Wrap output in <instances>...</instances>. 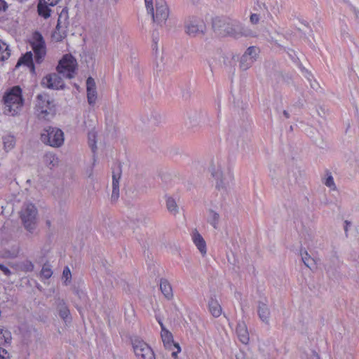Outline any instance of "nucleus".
Instances as JSON below:
<instances>
[{"label":"nucleus","mask_w":359,"mask_h":359,"mask_svg":"<svg viewBox=\"0 0 359 359\" xmlns=\"http://www.w3.org/2000/svg\"><path fill=\"white\" fill-rule=\"evenodd\" d=\"M208 306L210 312L214 317L217 318L221 315L222 307L216 299L211 297L208 302Z\"/></svg>","instance_id":"24"},{"label":"nucleus","mask_w":359,"mask_h":359,"mask_svg":"<svg viewBox=\"0 0 359 359\" xmlns=\"http://www.w3.org/2000/svg\"><path fill=\"white\" fill-rule=\"evenodd\" d=\"M302 261L304 262L305 266L310 269L316 266L315 259L311 257L306 251L304 253H302Z\"/></svg>","instance_id":"32"},{"label":"nucleus","mask_w":359,"mask_h":359,"mask_svg":"<svg viewBox=\"0 0 359 359\" xmlns=\"http://www.w3.org/2000/svg\"><path fill=\"white\" fill-rule=\"evenodd\" d=\"M212 27L219 34L235 39L249 34V30L240 21L232 18L215 19Z\"/></svg>","instance_id":"2"},{"label":"nucleus","mask_w":359,"mask_h":359,"mask_svg":"<svg viewBox=\"0 0 359 359\" xmlns=\"http://www.w3.org/2000/svg\"><path fill=\"white\" fill-rule=\"evenodd\" d=\"M63 132L56 128L48 127L43 130L41 135V140L46 144L53 147H60L64 143Z\"/></svg>","instance_id":"8"},{"label":"nucleus","mask_w":359,"mask_h":359,"mask_svg":"<svg viewBox=\"0 0 359 359\" xmlns=\"http://www.w3.org/2000/svg\"><path fill=\"white\" fill-rule=\"evenodd\" d=\"M0 359H10L9 354L4 348L0 347Z\"/></svg>","instance_id":"43"},{"label":"nucleus","mask_w":359,"mask_h":359,"mask_svg":"<svg viewBox=\"0 0 359 359\" xmlns=\"http://www.w3.org/2000/svg\"><path fill=\"white\" fill-rule=\"evenodd\" d=\"M57 309L59 312V316L61 318H62L64 320L67 321L68 318L70 319L69 315L70 312L69 310L66 305L65 302L62 299H59L57 302Z\"/></svg>","instance_id":"26"},{"label":"nucleus","mask_w":359,"mask_h":359,"mask_svg":"<svg viewBox=\"0 0 359 359\" xmlns=\"http://www.w3.org/2000/svg\"><path fill=\"white\" fill-rule=\"evenodd\" d=\"M184 31L191 37L201 36L206 32V25L201 18L189 16L184 21Z\"/></svg>","instance_id":"7"},{"label":"nucleus","mask_w":359,"mask_h":359,"mask_svg":"<svg viewBox=\"0 0 359 359\" xmlns=\"http://www.w3.org/2000/svg\"><path fill=\"white\" fill-rule=\"evenodd\" d=\"M210 171L215 181V189L222 194H228L233 180V173L229 160L222 157L213 158Z\"/></svg>","instance_id":"1"},{"label":"nucleus","mask_w":359,"mask_h":359,"mask_svg":"<svg viewBox=\"0 0 359 359\" xmlns=\"http://www.w3.org/2000/svg\"><path fill=\"white\" fill-rule=\"evenodd\" d=\"M236 334L241 342L248 344L250 340L247 325L244 321H241L236 327Z\"/></svg>","instance_id":"21"},{"label":"nucleus","mask_w":359,"mask_h":359,"mask_svg":"<svg viewBox=\"0 0 359 359\" xmlns=\"http://www.w3.org/2000/svg\"><path fill=\"white\" fill-rule=\"evenodd\" d=\"M67 29L57 25L55 31L52 34L53 40L56 42L62 41L67 36Z\"/></svg>","instance_id":"23"},{"label":"nucleus","mask_w":359,"mask_h":359,"mask_svg":"<svg viewBox=\"0 0 359 359\" xmlns=\"http://www.w3.org/2000/svg\"><path fill=\"white\" fill-rule=\"evenodd\" d=\"M40 263L42 264V269H44V270H46V269H50V267H51L52 266L49 265L48 263L45 262L43 263V259H41V261L40 262Z\"/></svg>","instance_id":"47"},{"label":"nucleus","mask_w":359,"mask_h":359,"mask_svg":"<svg viewBox=\"0 0 359 359\" xmlns=\"http://www.w3.org/2000/svg\"><path fill=\"white\" fill-rule=\"evenodd\" d=\"M20 266L21 269H32L34 268L32 263L28 260L25 261Z\"/></svg>","instance_id":"40"},{"label":"nucleus","mask_w":359,"mask_h":359,"mask_svg":"<svg viewBox=\"0 0 359 359\" xmlns=\"http://www.w3.org/2000/svg\"><path fill=\"white\" fill-rule=\"evenodd\" d=\"M256 48L254 46L249 47L240 59L239 68L241 70H248L256 60Z\"/></svg>","instance_id":"13"},{"label":"nucleus","mask_w":359,"mask_h":359,"mask_svg":"<svg viewBox=\"0 0 359 359\" xmlns=\"http://www.w3.org/2000/svg\"><path fill=\"white\" fill-rule=\"evenodd\" d=\"M107 265H108L107 262H106V261H102V265H100V266H97L96 267H104V268H107V267L108 266Z\"/></svg>","instance_id":"48"},{"label":"nucleus","mask_w":359,"mask_h":359,"mask_svg":"<svg viewBox=\"0 0 359 359\" xmlns=\"http://www.w3.org/2000/svg\"><path fill=\"white\" fill-rule=\"evenodd\" d=\"M0 269H8L6 267H4L3 265L0 264Z\"/></svg>","instance_id":"54"},{"label":"nucleus","mask_w":359,"mask_h":359,"mask_svg":"<svg viewBox=\"0 0 359 359\" xmlns=\"http://www.w3.org/2000/svg\"><path fill=\"white\" fill-rule=\"evenodd\" d=\"M159 323L161 327V336L164 346L167 349H172V346L176 344L177 343L174 342L173 336L172 333L164 327L163 324L161 322H159Z\"/></svg>","instance_id":"20"},{"label":"nucleus","mask_w":359,"mask_h":359,"mask_svg":"<svg viewBox=\"0 0 359 359\" xmlns=\"http://www.w3.org/2000/svg\"><path fill=\"white\" fill-rule=\"evenodd\" d=\"M87 98L90 105H93L97 100L96 86L94 79L88 77L86 81Z\"/></svg>","instance_id":"18"},{"label":"nucleus","mask_w":359,"mask_h":359,"mask_svg":"<svg viewBox=\"0 0 359 359\" xmlns=\"http://www.w3.org/2000/svg\"><path fill=\"white\" fill-rule=\"evenodd\" d=\"M160 290L165 298H167L168 299H171L172 298V289L168 280L165 278L161 279Z\"/></svg>","instance_id":"22"},{"label":"nucleus","mask_w":359,"mask_h":359,"mask_svg":"<svg viewBox=\"0 0 359 359\" xmlns=\"http://www.w3.org/2000/svg\"><path fill=\"white\" fill-rule=\"evenodd\" d=\"M4 272V273L7 276L10 275L11 274V271H8V270H6V271H3Z\"/></svg>","instance_id":"53"},{"label":"nucleus","mask_w":359,"mask_h":359,"mask_svg":"<svg viewBox=\"0 0 359 359\" xmlns=\"http://www.w3.org/2000/svg\"><path fill=\"white\" fill-rule=\"evenodd\" d=\"M170 350L172 351L171 355L174 358H177V353L181 351V348H180L179 344H176L173 345L172 349H170Z\"/></svg>","instance_id":"38"},{"label":"nucleus","mask_w":359,"mask_h":359,"mask_svg":"<svg viewBox=\"0 0 359 359\" xmlns=\"http://www.w3.org/2000/svg\"><path fill=\"white\" fill-rule=\"evenodd\" d=\"M43 162L46 166L52 169L58 165V158L53 153H46L43 156Z\"/></svg>","instance_id":"25"},{"label":"nucleus","mask_w":359,"mask_h":359,"mask_svg":"<svg viewBox=\"0 0 359 359\" xmlns=\"http://www.w3.org/2000/svg\"><path fill=\"white\" fill-rule=\"evenodd\" d=\"M207 116V114L203 111H195L192 113L188 117L189 123L188 124L191 125V126H196L199 124L201 121V119Z\"/></svg>","instance_id":"27"},{"label":"nucleus","mask_w":359,"mask_h":359,"mask_svg":"<svg viewBox=\"0 0 359 359\" xmlns=\"http://www.w3.org/2000/svg\"><path fill=\"white\" fill-rule=\"evenodd\" d=\"M60 0H39L37 9L39 15L44 18H48L50 16V6H55Z\"/></svg>","instance_id":"14"},{"label":"nucleus","mask_w":359,"mask_h":359,"mask_svg":"<svg viewBox=\"0 0 359 359\" xmlns=\"http://www.w3.org/2000/svg\"><path fill=\"white\" fill-rule=\"evenodd\" d=\"M4 149L6 152L12 150L15 146V137L13 135H5L2 138Z\"/></svg>","instance_id":"28"},{"label":"nucleus","mask_w":359,"mask_h":359,"mask_svg":"<svg viewBox=\"0 0 359 359\" xmlns=\"http://www.w3.org/2000/svg\"><path fill=\"white\" fill-rule=\"evenodd\" d=\"M42 86L53 89H63L65 83L59 74L56 73H52L44 76L41 82Z\"/></svg>","instance_id":"12"},{"label":"nucleus","mask_w":359,"mask_h":359,"mask_svg":"<svg viewBox=\"0 0 359 359\" xmlns=\"http://www.w3.org/2000/svg\"><path fill=\"white\" fill-rule=\"evenodd\" d=\"M30 43L34 53L36 62L41 63L46 53V43L42 35L38 32L33 33Z\"/></svg>","instance_id":"11"},{"label":"nucleus","mask_w":359,"mask_h":359,"mask_svg":"<svg viewBox=\"0 0 359 359\" xmlns=\"http://www.w3.org/2000/svg\"><path fill=\"white\" fill-rule=\"evenodd\" d=\"M219 219V215L217 212L210 210L208 215V222L214 227L217 228Z\"/></svg>","instance_id":"36"},{"label":"nucleus","mask_w":359,"mask_h":359,"mask_svg":"<svg viewBox=\"0 0 359 359\" xmlns=\"http://www.w3.org/2000/svg\"><path fill=\"white\" fill-rule=\"evenodd\" d=\"M153 46H154V48H153L154 49L156 48V43H155L154 45H153Z\"/></svg>","instance_id":"55"},{"label":"nucleus","mask_w":359,"mask_h":359,"mask_svg":"<svg viewBox=\"0 0 359 359\" xmlns=\"http://www.w3.org/2000/svg\"><path fill=\"white\" fill-rule=\"evenodd\" d=\"M63 278H65V283L67 285L72 278L71 271H63Z\"/></svg>","instance_id":"41"},{"label":"nucleus","mask_w":359,"mask_h":359,"mask_svg":"<svg viewBox=\"0 0 359 359\" xmlns=\"http://www.w3.org/2000/svg\"><path fill=\"white\" fill-rule=\"evenodd\" d=\"M3 100L4 114L11 116L18 115L23 106L21 88L19 86L13 87L5 93Z\"/></svg>","instance_id":"3"},{"label":"nucleus","mask_w":359,"mask_h":359,"mask_svg":"<svg viewBox=\"0 0 359 359\" xmlns=\"http://www.w3.org/2000/svg\"><path fill=\"white\" fill-rule=\"evenodd\" d=\"M166 207L168 210L173 215H176L179 212V208L174 198L168 197L166 200Z\"/></svg>","instance_id":"33"},{"label":"nucleus","mask_w":359,"mask_h":359,"mask_svg":"<svg viewBox=\"0 0 359 359\" xmlns=\"http://www.w3.org/2000/svg\"><path fill=\"white\" fill-rule=\"evenodd\" d=\"M148 13L152 18L153 22L163 27L170 15L168 6L165 0H144Z\"/></svg>","instance_id":"4"},{"label":"nucleus","mask_w":359,"mask_h":359,"mask_svg":"<svg viewBox=\"0 0 359 359\" xmlns=\"http://www.w3.org/2000/svg\"><path fill=\"white\" fill-rule=\"evenodd\" d=\"M267 300L265 302L259 301L257 305V313L259 319L266 325L269 324L271 312L267 305Z\"/></svg>","instance_id":"17"},{"label":"nucleus","mask_w":359,"mask_h":359,"mask_svg":"<svg viewBox=\"0 0 359 359\" xmlns=\"http://www.w3.org/2000/svg\"><path fill=\"white\" fill-rule=\"evenodd\" d=\"M88 144H89L90 147L91 148L92 151L93 153H95L97 149L96 133L93 131L88 133Z\"/></svg>","instance_id":"37"},{"label":"nucleus","mask_w":359,"mask_h":359,"mask_svg":"<svg viewBox=\"0 0 359 359\" xmlns=\"http://www.w3.org/2000/svg\"><path fill=\"white\" fill-rule=\"evenodd\" d=\"M121 176V168L118 166L116 170L112 172V194L111 200L116 201L119 197V180Z\"/></svg>","instance_id":"16"},{"label":"nucleus","mask_w":359,"mask_h":359,"mask_svg":"<svg viewBox=\"0 0 359 359\" xmlns=\"http://www.w3.org/2000/svg\"><path fill=\"white\" fill-rule=\"evenodd\" d=\"M65 269L68 270L69 268L67 266V267L65 268Z\"/></svg>","instance_id":"56"},{"label":"nucleus","mask_w":359,"mask_h":359,"mask_svg":"<svg viewBox=\"0 0 359 359\" xmlns=\"http://www.w3.org/2000/svg\"><path fill=\"white\" fill-rule=\"evenodd\" d=\"M262 4L269 14H277L282 8V0H264Z\"/></svg>","instance_id":"19"},{"label":"nucleus","mask_w":359,"mask_h":359,"mask_svg":"<svg viewBox=\"0 0 359 359\" xmlns=\"http://www.w3.org/2000/svg\"><path fill=\"white\" fill-rule=\"evenodd\" d=\"M20 218L25 229L29 232H33L38 220L37 208L31 203H25L20 211Z\"/></svg>","instance_id":"6"},{"label":"nucleus","mask_w":359,"mask_h":359,"mask_svg":"<svg viewBox=\"0 0 359 359\" xmlns=\"http://www.w3.org/2000/svg\"><path fill=\"white\" fill-rule=\"evenodd\" d=\"M11 56V50L8 44L0 39V61H5Z\"/></svg>","instance_id":"30"},{"label":"nucleus","mask_w":359,"mask_h":359,"mask_svg":"<svg viewBox=\"0 0 359 359\" xmlns=\"http://www.w3.org/2000/svg\"><path fill=\"white\" fill-rule=\"evenodd\" d=\"M191 239L197 249L202 255H205L207 252L206 243L201 234L196 229H194L191 233Z\"/></svg>","instance_id":"15"},{"label":"nucleus","mask_w":359,"mask_h":359,"mask_svg":"<svg viewBox=\"0 0 359 359\" xmlns=\"http://www.w3.org/2000/svg\"><path fill=\"white\" fill-rule=\"evenodd\" d=\"M53 274L52 271H40L41 277H43L46 279L49 278Z\"/></svg>","instance_id":"44"},{"label":"nucleus","mask_w":359,"mask_h":359,"mask_svg":"<svg viewBox=\"0 0 359 359\" xmlns=\"http://www.w3.org/2000/svg\"><path fill=\"white\" fill-rule=\"evenodd\" d=\"M33 55L32 52H27L24 55H22L18 60L17 63V67L21 65H25L27 66H32L33 67Z\"/></svg>","instance_id":"31"},{"label":"nucleus","mask_w":359,"mask_h":359,"mask_svg":"<svg viewBox=\"0 0 359 359\" xmlns=\"http://www.w3.org/2000/svg\"><path fill=\"white\" fill-rule=\"evenodd\" d=\"M46 226H47L48 228H50V227L51 226V222H50V220L47 219V220L46 221Z\"/></svg>","instance_id":"51"},{"label":"nucleus","mask_w":359,"mask_h":359,"mask_svg":"<svg viewBox=\"0 0 359 359\" xmlns=\"http://www.w3.org/2000/svg\"><path fill=\"white\" fill-rule=\"evenodd\" d=\"M283 114L285 117V118H290V114H289V112L287 111L283 110Z\"/></svg>","instance_id":"49"},{"label":"nucleus","mask_w":359,"mask_h":359,"mask_svg":"<svg viewBox=\"0 0 359 359\" xmlns=\"http://www.w3.org/2000/svg\"><path fill=\"white\" fill-rule=\"evenodd\" d=\"M161 116L158 113H154V118L156 121H158L160 118Z\"/></svg>","instance_id":"50"},{"label":"nucleus","mask_w":359,"mask_h":359,"mask_svg":"<svg viewBox=\"0 0 359 359\" xmlns=\"http://www.w3.org/2000/svg\"><path fill=\"white\" fill-rule=\"evenodd\" d=\"M134 353L138 359H155V355L151 347L139 338L132 339Z\"/></svg>","instance_id":"10"},{"label":"nucleus","mask_w":359,"mask_h":359,"mask_svg":"<svg viewBox=\"0 0 359 359\" xmlns=\"http://www.w3.org/2000/svg\"><path fill=\"white\" fill-rule=\"evenodd\" d=\"M192 1L194 4L196 2L195 0H192Z\"/></svg>","instance_id":"57"},{"label":"nucleus","mask_w":359,"mask_h":359,"mask_svg":"<svg viewBox=\"0 0 359 359\" xmlns=\"http://www.w3.org/2000/svg\"><path fill=\"white\" fill-rule=\"evenodd\" d=\"M118 118V112L107 109L105 112V119L108 125L112 126Z\"/></svg>","instance_id":"34"},{"label":"nucleus","mask_w":359,"mask_h":359,"mask_svg":"<svg viewBox=\"0 0 359 359\" xmlns=\"http://www.w3.org/2000/svg\"><path fill=\"white\" fill-rule=\"evenodd\" d=\"M8 8L6 3L4 0H0V11H5Z\"/></svg>","instance_id":"45"},{"label":"nucleus","mask_w":359,"mask_h":359,"mask_svg":"<svg viewBox=\"0 0 359 359\" xmlns=\"http://www.w3.org/2000/svg\"><path fill=\"white\" fill-rule=\"evenodd\" d=\"M57 25L65 28H68L69 20L68 10L67 8H62L60 13L59 14Z\"/></svg>","instance_id":"29"},{"label":"nucleus","mask_w":359,"mask_h":359,"mask_svg":"<svg viewBox=\"0 0 359 359\" xmlns=\"http://www.w3.org/2000/svg\"><path fill=\"white\" fill-rule=\"evenodd\" d=\"M313 359H320L319 356L317 354H316L314 352L313 353Z\"/></svg>","instance_id":"52"},{"label":"nucleus","mask_w":359,"mask_h":359,"mask_svg":"<svg viewBox=\"0 0 359 359\" xmlns=\"http://www.w3.org/2000/svg\"><path fill=\"white\" fill-rule=\"evenodd\" d=\"M325 184L328 187L333 188V189L335 188L334 180L331 175H329L328 177H326L325 181Z\"/></svg>","instance_id":"39"},{"label":"nucleus","mask_w":359,"mask_h":359,"mask_svg":"<svg viewBox=\"0 0 359 359\" xmlns=\"http://www.w3.org/2000/svg\"><path fill=\"white\" fill-rule=\"evenodd\" d=\"M345 223V226H344V231H345V234H346V236L347 237L348 236V226L351 225V222L346 220L344 222Z\"/></svg>","instance_id":"46"},{"label":"nucleus","mask_w":359,"mask_h":359,"mask_svg":"<svg viewBox=\"0 0 359 359\" xmlns=\"http://www.w3.org/2000/svg\"><path fill=\"white\" fill-rule=\"evenodd\" d=\"M34 112L39 119L49 120L54 115V104L46 94H39L36 97Z\"/></svg>","instance_id":"5"},{"label":"nucleus","mask_w":359,"mask_h":359,"mask_svg":"<svg viewBox=\"0 0 359 359\" xmlns=\"http://www.w3.org/2000/svg\"><path fill=\"white\" fill-rule=\"evenodd\" d=\"M11 339V332L0 327V344L10 343Z\"/></svg>","instance_id":"35"},{"label":"nucleus","mask_w":359,"mask_h":359,"mask_svg":"<svg viewBox=\"0 0 359 359\" xmlns=\"http://www.w3.org/2000/svg\"><path fill=\"white\" fill-rule=\"evenodd\" d=\"M250 22L253 25H256L259 21V15L257 13H252L250 18Z\"/></svg>","instance_id":"42"},{"label":"nucleus","mask_w":359,"mask_h":359,"mask_svg":"<svg viewBox=\"0 0 359 359\" xmlns=\"http://www.w3.org/2000/svg\"><path fill=\"white\" fill-rule=\"evenodd\" d=\"M76 66V60L71 55H65L60 61L57 70L63 76L72 79L75 75Z\"/></svg>","instance_id":"9"}]
</instances>
